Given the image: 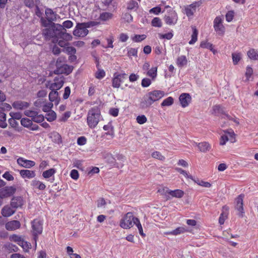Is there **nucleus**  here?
<instances>
[{
	"label": "nucleus",
	"instance_id": "864d4df0",
	"mask_svg": "<svg viewBox=\"0 0 258 258\" xmlns=\"http://www.w3.org/2000/svg\"><path fill=\"white\" fill-rule=\"evenodd\" d=\"M71 112L67 111L63 113L61 117L58 119V121L60 122H65L71 116Z\"/></svg>",
	"mask_w": 258,
	"mask_h": 258
},
{
	"label": "nucleus",
	"instance_id": "a18cd8bd",
	"mask_svg": "<svg viewBox=\"0 0 258 258\" xmlns=\"http://www.w3.org/2000/svg\"><path fill=\"white\" fill-rule=\"evenodd\" d=\"M152 81L151 78H145L142 80L141 85L143 87H148L151 84Z\"/></svg>",
	"mask_w": 258,
	"mask_h": 258
},
{
	"label": "nucleus",
	"instance_id": "603ef678",
	"mask_svg": "<svg viewBox=\"0 0 258 258\" xmlns=\"http://www.w3.org/2000/svg\"><path fill=\"white\" fill-rule=\"evenodd\" d=\"M173 98L172 97H168L162 102V106H170L173 103Z\"/></svg>",
	"mask_w": 258,
	"mask_h": 258
},
{
	"label": "nucleus",
	"instance_id": "c03bdc74",
	"mask_svg": "<svg viewBox=\"0 0 258 258\" xmlns=\"http://www.w3.org/2000/svg\"><path fill=\"white\" fill-rule=\"evenodd\" d=\"M147 37V36L145 34L142 35H138L136 34L134 36V37L133 38V40L135 42H141L144 39H145Z\"/></svg>",
	"mask_w": 258,
	"mask_h": 258
},
{
	"label": "nucleus",
	"instance_id": "f8f14e48",
	"mask_svg": "<svg viewBox=\"0 0 258 258\" xmlns=\"http://www.w3.org/2000/svg\"><path fill=\"white\" fill-rule=\"evenodd\" d=\"M32 228L34 238L36 240L38 235L41 234L42 232V222L38 219H34L32 222Z\"/></svg>",
	"mask_w": 258,
	"mask_h": 258
},
{
	"label": "nucleus",
	"instance_id": "4468645a",
	"mask_svg": "<svg viewBox=\"0 0 258 258\" xmlns=\"http://www.w3.org/2000/svg\"><path fill=\"white\" fill-rule=\"evenodd\" d=\"M224 132L228 135L229 137L227 135L221 136L220 139V145L223 146L225 145L228 140H230L231 143L235 142V134L232 130H230V131H224Z\"/></svg>",
	"mask_w": 258,
	"mask_h": 258
},
{
	"label": "nucleus",
	"instance_id": "423d86ee",
	"mask_svg": "<svg viewBox=\"0 0 258 258\" xmlns=\"http://www.w3.org/2000/svg\"><path fill=\"white\" fill-rule=\"evenodd\" d=\"M64 77L62 76L55 77L53 81H48L45 86L50 90L58 91L61 89L64 83Z\"/></svg>",
	"mask_w": 258,
	"mask_h": 258
},
{
	"label": "nucleus",
	"instance_id": "a878e982",
	"mask_svg": "<svg viewBox=\"0 0 258 258\" xmlns=\"http://www.w3.org/2000/svg\"><path fill=\"white\" fill-rule=\"evenodd\" d=\"M31 185L34 188L38 189L39 190H43L46 188V185L44 183L36 179L32 181Z\"/></svg>",
	"mask_w": 258,
	"mask_h": 258
},
{
	"label": "nucleus",
	"instance_id": "680f3d73",
	"mask_svg": "<svg viewBox=\"0 0 258 258\" xmlns=\"http://www.w3.org/2000/svg\"><path fill=\"white\" fill-rule=\"evenodd\" d=\"M3 177L8 181H13L14 179V176L9 171H6Z\"/></svg>",
	"mask_w": 258,
	"mask_h": 258
},
{
	"label": "nucleus",
	"instance_id": "2eb2a0df",
	"mask_svg": "<svg viewBox=\"0 0 258 258\" xmlns=\"http://www.w3.org/2000/svg\"><path fill=\"white\" fill-rule=\"evenodd\" d=\"M17 163L20 166L25 168H30L36 164L34 161L28 160L23 157H19L17 160Z\"/></svg>",
	"mask_w": 258,
	"mask_h": 258
},
{
	"label": "nucleus",
	"instance_id": "79ce46f5",
	"mask_svg": "<svg viewBox=\"0 0 258 258\" xmlns=\"http://www.w3.org/2000/svg\"><path fill=\"white\" fill-rule=\"evenodd\" d=\"M228 216V213L227 211H223L220 215L219 218V223L220 225H223L224 223L225 220L227 219Z\"/></svg>",
	"mask_w": 258,
	"mask_h": 258
},
{
	"label": "nucleus",
	"instance_id": "bb28decb",
	"mask_svg": "<svg viewBox=\"0 0 258 258\" xmlns=\"http://www.w3.org/2000/svg\"><path fill=\"white\" fill-rule=\"evenodd\" d=\"M157 67H154L150 68L144 75L149 77L153 81H154L157 77Z\"/></svg>",
	"mask_w": 258,
	"mask_h": 258
},
{
	"label": "nucleus",
	"instance_id": "a211bd4d",
	"mask_svg": "<svg viewBox=\"0 0 258 258\" xmlns=\"http://www.w3.org/2000/svg\"><path fill=\"white\" fill-rule=\"evenodd\" d=\"M49 100L57 105L59 104L60 98L57 91L51 90L48 95Z\"/></svg>",
	"mask_w": 258,
	"mask_h": 258
},
{
	"label": "nucleus",
	"instance_id": "39448f33",
	"mask_svg": "<svg viewBox=\"0 0 258 258\" xmlns=\"http://www.w3.org/2000/svg\"><path fill=\"white\" fill-rule=\"evenodd\" d=\"M95 25L96 22H95L79 23L76 25L73 31V34L74 36L79 37H85L89 32L87 28L90 27L91 26H95Z\"/></svg>",
	"mask_w": 258,
	"mask_h": 258
},
{
	"label": "nucleus",
	"instance_id": "7ed1b4c3",
	"mask_svg": "<svg viewBox=\"0 0 258 258\" xmlns=\"http://www.w3.org/2000/svg\"><path fill=\"white\" fill-rule=\"evenodd\" d=\"M161 98V91L154 90L149 92L143 98V101L140 103L142 108H147L152 105L154 102L159 100Z\"/></svg>",
	"mask_w": 258,
	"mask_h": 258
},
{
	"label": "nucleus",
	"instance_id": "c756f323",
	"mask_svg": "<svg viewBox=\"0 0 258 258\" xmlns=\"http://www.w3.org/2000/svg\"><path fill=\"white\" fill-rule=\"evenodd\" d=\"M188 231L186 228L184 227H179L175 229L168 232L169 234L174 235H177Z\"/></svg>",
	"mask_w": 258,
	"mask_h": 258
},
{
	"label": "nucleus",
	"instance_id": "473e14b6",
	"mask_svg": "<svg viewBox=\"0 0 258 258\" xmlns=\"http://www.w3.org/2000/svg\"><path fill=\"white\" fill-rule=\"evenodd\" d=\"M139 8V4L135 1H130L127 3V9L130 10L136 11Z\"/></svg>",
	"mask_w": 258,
	"mask_h": 258
},
{
	"label": "nucleus",
	"instance_id": "412c9836",
	"mask_svg": "<svg viewBox=\"0 0 258 258\" xmlns=\"http://www.w3.org/2000/svg\"><path fill=\"white\" fill-rule=\"evenodd\" d=\"M30 105L29 103L23 101H16L12 103L14 108L18 110H23L28 108Z\"/></svg>",
	"mask_w": 258,
	"mask_h": 258
},
{
	"label": "nucleus",
	"instance_id": "6ab92c4d",
	"mask_svg": "<svg viewBox=\"0 0 258 258\" xmlns=\"http://www.w3.org/2000/svg\"><path fill=\"white\" fill-rule=\"evenodd\" d=\"M21 226L20 222L17 220H13L6 224V228L9 231H13L19 229Z\"/></svg>",
	"mask_w": 258,
	"mask_h": 258
},
{
	"label": "nucleus",
	"instance_id": "1a4fd4ad",
	"mask_svg": "<svg viewBox=\"0 0 258 258\" xmlns=\"http://www.w3.org/2000/svg\"><path fill=\"white\" fill-rule=\"evenodd\" d=\"M223 18L222 16H217L213 21L215 31L219 36H223L225 32V27L223 25Z\"/></svg>",
	"mask_w": 258,
	"mask_h": 258
},
{
	"label": "nucleus",
	"instance_id": "0e129e2a",
	"mask_svg": "<svg viewBox=\"0 0 258 258\" xmlns=\"http://www.w3.org/2000/svg\"><path fill=\"white\" fill-rule=\"evenodd\" d=\"M87 143V139L84 137H80L78 138L77 140V144L80 146H83L86 144Z\"/></svg>",
	"mask_w": 258,
	"mask_h": 258
},
{
	"label": "nucleus",
	"instance_id": "8fccbe9b",
	"mask_svg": "<svg viewBox=\"0 0 258 258\" xmlns=\"http://www.w3.org/2000/svg\"><path fill=\"white\" fill-rule=\"evenodd\" d=\"M44 117L43 115L41 114H38V113H37L32 121L37 123H41L44 121Z\"/></svg>",
	"mask_w": 258,
	"mask_h": 258
},
{
	"label": "nucleus",
	"instance_id": "9b49d317",
	"mask_svg": "<svg viewBox=\"0 0 258 258\" xmlns=\"http://www.w3.org/2000/svg\"><path fill=\"white\" fill-rule=\"evenodd\" d=\"M126 74L125 73H114L112 80V86L114 88H119L121 84L124 82V80L126 79Z\"/></svg>",
	"mask_w": 258,
	"mask_h": 258
},
{
	"label": "nucleus",
	"instance_id": "49530a36",
	"mask_svg": "<svg viewBox=\"0 0 258 258\" xmlns=\"http://www.w3.org/2000/svg\"><path fill=\"white\" fill-rule=\"evenodd\" d=\"M193 180L196 183H197L198 185H199L200 186L205 187H210L211 186V184L209 182L205 181L203 180H198L197 181V180H194V179H193Z\"/></svg>",
	"mask_w": 258,
	"mask_h": 258
},
{
	"label": "nucleus",
	"instance_id": "69168bd1",
	"mask_svg": "<svg viewBox=\"0 0 258 258\" xmlns=\"http://www.w3.org/2000/svg\"><path fill=\"white\" fill-rule=\"evenodd\" d=\"M37 113L36 111L32 110H26L25 111V114L28 117H31L32 120L34 119Z\"/></svg>",
	"mask_w": 258,
	"mask_h": 258
},
{
	"label": "nucleus",
	"instance_id": "37998d69",
	"mask_svg": "<svg viewBox=\"0 0 258 258\" xmlns=\"http://www.w3.org/2000/svg\"><path fill=\"white\" fill-rule=\"evenodd\" d=\"M42 34L46 38H50L52 36L53 31L51 29L45 28L43 30Z\"/></svg>",
	"mask_w": 258,
	"mask_h": 258
},
{
	"label": "nucleus",
	"instance_id": "6e6d98bb",
	"mask_svg": "<svg viewBox=\"0 0 258 258\" xmlns=\"http://www.w3.org/2000/svg\"><path fill=\"white\" fill-rule=\"evenodd\" d=\"M135 221H136L135 225L138 227L140 234L142 236H145V234L143 233V228H142V226L140 223V222L139 219H135Z\"/></svg>",
	"mask_w": 258,
	"mask_h": 258
},
{
	"label": "nucleus",
	"instance_id": "5701e85b",
	"mask_svg": "<svg viewBox=\"0 0 258 258\" xmlns=\"http://www.w3.org/2000/svg\"><path fill=\"white\" fill-rule=\"evenodd\" d=\"M20 174L22 178H27L28 179L34 178L36 176L34 171L27 169L21 170L20 171Z\"/></svg>",
	"mask_w": 258,
	"mask_h": 258
},
{
	"label": "nucleus",
	"instance_id": "338daca9",
	"mask_svg": "<svg viewBox=\"0 0 258 258\" xmlns=\"http://www.w3.org/2000/svg\"><path fill=\"white\" fill-rule=\"evenodd\" d=\"M70 176L72 179L77 180L79 176V172L77 170L73 169L71 172Z\"/></svg>",
	"mask_w": 258,
	"mask_h": 258
},
{
	"label": "nucleus",
	"instance_id": "c9c22d12",
	"mask_svg": "<svg viewBox=\"0 0 258 258\" xmlns=\"http://www.w3.org/2000/svg\"><path fill=\"white\" fill-rule=\"evenodd\" d=\"M46 115V118L49 122H51L56 118V114L54 111H50Z\"/></svg>",
	"mask_w": 258,
	"mask_h": 258
},
{
	"label": "nucleus",
	"instance_id": "393cba45",
	"mask_svg": "<svg viewBox=\"0 0 258 258\" xmlns=\"http://www.w3.org/2000/svg\"><path fill=\"white\" fill-rule=\"evenodd\" d=\"M177 66L179 68H183L187 64V59L185 55H180L178 56L176 61Z\"/></svg>",
	"mask_w": 258,
	"mask_h": 258
},
{
	"label": "nucleus",
	"instance_id": "f704fd0d",
	"mask_svg": "<svg viewBox=\"0 0 258 258\" xmlns=\"http://www.w3.org/2000/svg\"><path fill=\"white\" fill-rule=\"evenodd\" d=\"M103 128L104 131H108V132L106 133L105 134L110 135L112 138L114 137L113 128L111 124L104 125Z\"/></svg>",
	"mask_w": 258,
	"mask_h": 258
},
{
	"label": "nucleus",
	"instance_id": "58836bf2",
	"mask_svg": "<svg viewBox=\"0 0 258 258\" xmlns=\"http://www.w3.org/2000/svg\"><path fill=\"white\" fill-rule=\"evenodd\" d=\"M138 49L135 48H128L127 49V55L130 58L132 56H137Z\"/></svg>",
	"mask_w": 258,
	"mask_h": 258
},
{
	"label": "nucleus",
	"instance_id": "de8ad7c7",
	"mask_svg": "<svg viewBox=\"0 0 258 258\" xmlns=\"http://www.w3.org/2000/svg\"><path fill=\"white\" fill-rule=\"evenodd\" d=\"M175 170L178 172H179V173H180V174H182L183 175H184V176L185 177H186V178H189V179H191L193 180L192 176L191 175H188V174L186 172V171H185V170H184L180 168H176Z\"/></svg>",
	"mask_w": 258,
	"mask_h": 258
},
{
	"label": "nucleus",
	"instance_id": "ddd939ff",
	"mask_svg": "<svg viewBox=\"0 0 258 258\" xmlns=\"http://www.w3.org/2000/svg\"><path fill=\"white\" fill-rule=\"evenodd\" d=\"M16 187L15 185L7 186L0 189V199H4L10 197L16 191Z\"/></svg>",
	"mask_w": 258,
	"mask_h": 258
},
{
	"label": "nucleus",
	"instance_id": "f03ea898",
	"mask_svg": "<svg viewBox=\"0 0 258 258\" xmlns=\"http://www.w3.org/2000/svg\"><path fill=\"white\" fill-rule=\"evenodd\" d=\"M162 6L164 7L162 13H164V19L166 24L168 25H174L178 20V15L173 8L169 6H165L162 2Z\"/></svg>",
	"mask_w": 258,
	"mask_h": 258
},
{
	"label": "nucleus",
	"instance_id": "0eeeda50",
	"mask_svg": "<svg viewBox=\"0 0 258 258\" xmlns=\"http://www.w3.org/2000/svg\"><path fill=\"white\" fill-rule=\"evenodd\" d=\"M135 219H138L135 217L133 213H127L120 221V226L123 229L130 228L135 224L136 221Z\"/></svg>",
	"mask_w": 258,
	"mask_h": 258
},
{
	"label": "nucleus",
	"instance_id": "e2e57ef3",
	"mask_svg": "<svg viewBox=\"0 0 258 258\" xmlns=\"http://www.w3.org/2000/svg\"><path fill=\"white\" fill-rule=\"evenodd\" d=\"M70 94H71L70 88L69 86L65 87L64 93L63 94V99H65V100L67 99L69 97Z\"/></svg>",
	"mask_w": 258,
	"mask_h": 258
},
{
	"label": "nucleus",
	"instance_id": "ea45409f",
	"mask_svg": "<svg viewBox=\"0 0 258 258\" xmlns=\"http://www.w3.org/2000/svg\"><path fill=\"white\" fill-rule=\"evenodd\" d=\"M53 104L52 102L50 101V102H47L42 106V110L46 112H50L51 111V109L53 107Z\"/></svg>",
	"mask_w": 258,
	"mask_h": 258
},
{
	"label": "nucleus",
	"instance_id": "9d476101",
	"mask_svg": "<svg viewBox=\"0 0 258 258\" xmlns=\"http://www.w3.org/2000/svg\"><path fill=\"white\" fill-rule=\"evenodd\" d=\"M201 5V2H195L192 4L185 6L183 9L182 12L189 19L192 18L197 9Z\"/></svg>",
	"mask_w": 258,
	"mask_h": 258
},
{
	"label": "nucleus",
	"instance_id": "bf43d9fd",
	"mask_svg": "<svg viewBox=\"0 0 258 258\" xmlns=\"http://www.w3.org/2000/svg\"><path fill=\"white\" fill-rule=\"evenodd\" d=\"M6 247L10 252H16L19 250V248L16 245L11 243H9V244L7 245Z\"/></svg>",
	"mask_w": 258,
	"mask_h": 258
},
{
	"label": "nucleus",
	"instance_id": "3c124183",
	"mask_svg": "<svg viewBox=\"0 0 258 258\" xmlns=\"http://www.w3.org/2000/svg\"><path fill=\"white\" fill-rule=\"evenodd\" d=\"M136 120L137 122L140 124H144L147 121V117L144 115L138 116L137 117Z\"/></svg>",
	"mask_w": 258,
	"mask_h": 258
},
{
	"label": "nucleus",
	"instance_id": "13d9d810",
	"mask_svg": "<svg viewBox=\"0 0 258 258\" xmlns=\"http://www.w3.org/2000/svg\"><path fill=\"white\" fill-rule=\"evenodd\" d=\"M213 45L207 41H202L200 44V46L203 48H207L211 50L212 48Z\"/></svg>",
	"mask_w": 258,
	"mask_h": 258
},
{
	"label": "nucleus",
	"instance_id": "dca6fc26",
	"mask_svg": "<svg viewBox=\"0 0 258 258\" xmlns=\"http://www.w3.org/2000/svg\"><path fill=\"white\" fill-rule=\"evenodd\" d=\"M25 204V201L21 196L14 197L11 201V206L14 209L22 208Z\"/></svg>",
	"mask_w": 258,
	"mask_h": 258
},
{
	"label": "nucleus",
	"instance_id": "774afa93",
	"mask_svg": "<svg viewBox=\"0 0 258 258\" xmlns=\"http://www.w3.org/2000/svg\"><path fill=\"white\" fill-rule=\"evenodd\" d=\"M95 92L96 86L93 84H91L88 90V95L89 96H92L95 94Z\"/></svg>",
	"mask_w": 258,
	"mask_h": 258
},
{
	"label": "nucleus",
	"instance_id": "72a5a7b5",
	"mask_svg": "<svg viewBox=\"0 0 258 258\" xmlns=\"http://www.w3.org/2000/svg\"><path fill=\"white\" fill-rule=\"evenodd\" d=\"M7 126L6 114L4 112H0V127L6 128Z\"/></svg>",
	"mask_w": 258,
	"mask_h": 258
},
{
	"label": "nucleus",
	"instance_id": "f257e3e1",
	"mask_svg": "<svg viewBox=\"0 0 258 258\" xmlns=\"http://www.w3.org/2000/svg\"><path fill=\"white\" fill-rule=\"evenodd\" d=\"M100 106H96L91 107L88 111L87 115V123L91 128H95L98 125L101 118Z\"/></svg>",
	"mask_w": 258,
	"mask_h": 258
},
{
	"label": "nucleus",
	"instance_id": "20e7f679",
	"mask_svg": "<svg viewBox=\"0 0 258 258\" xmlns=\"http://www.w3.org/2000/svg\"><path fill=\"white\" fill-rule=\"evenodd\" d=\"M66 58L64 57H58L56 61V69L54 71V73L56 75L64 74L69 75L72 73L73 70V67L66 64Z\"/></svg>",
	"mask_w": 258,
	"mask_h": 258
},
{
	"label": "nucleus",
	"instance_id": "c85d7f7f",
	"mask_svg": "<svg viewBox=\"0 0 258 258\" xmlns=\"http://www.w3.org/2000/svg\"><path fill=\"white\" fill-rule=\"evenodd\" d=\"M192 33L191 36V40L188 43L190 45L194 44L198 40V31L195 26H192Z\"/></svg>",
	"mask_w": 258,
	"mask_h": 258
},
{
	"label": "nucleus",
	"instance_id": "4be33fe9",
	"mask_svg": "<svg viewBox=\"0 0 258 258\" xmlns=\"http://www.w3.org/2000/svg\"><path fill=\"white\" fill-rule=\"evenodd\" d=\"M95 62L96 63V67L98 71L95 73V77L98 79H101L105 76V72L103 70L100 69L99 66V59L98 57L94 56Z\"/></svg>",
	"mask_w": 258,
	"mask_h": 258
},
{
	"label": "nucleus",
	"instance_id": "052dcab7",
	"mask_svg": "<svg viewBox=\"0 0 258 258\" xmlns=\"http://www.w3.org/2000/svg\"><path fill=\"white\" fill-rule=\"evenodd\" d=\"M10 115L11 116L12 118H14V119L15 120H19L22 117V114L20 112H11L10 113Z\"/></svg>",
	"mask_w": 258,
	"mask_h": 258
},
{
	"label": "nucleus",
	"instance_id": "4d7b16f0",
	"mask_svg": "<svg viewBox=\"0 0 258 258\" xmlns=\"http://www.w3.org/2000/svg\"><path fill=\"white\" fill-rule=\"evenodd\" d=\"M107 42V45L105 46V48H113V42L114 41V38L112 36H110L109 37L106 38Z\"/></svg>",
	"mask_w": 258,
	"mask_h": 258
},
{
	"label": "nucleus",
	"instance_id": "cd10ccee",
	"mask_svg": "<svg viewBox=\"0 0 258 258\" xmlns=\"http://www.w3.org/2000/svg\"><path fill=\"white\" fill-rule=\"evenodd\" d=\"M244 197V195L243 194H240L235 199V208L236 209V210H243V201Z\"/></svg>",
	"mask_w": 258,
	"mask_h": 258
},
{
	"label": "nucleus",
	"instance_id": "b1692460",
	"mask_svg": "<svg viewBox=\"0 0 258 258\" xmlns=\"http://www.w3.org/2000/svg\"><path fill=\"white\" fill-rule=\"evenodd\" d=\"M196 145L201 152L206 153L209 151L211 149V145L207 142L196 143Z\"/></svg>",
	"mask_w": 258,
	"mask_h": 258
},
{
	"label": "nucleus",
	"instance_id": "09e8293b",
	"mask_svg": "<svg viewBox=\"0 0 258 258\" xmlns=\"http://www.w3.org/2000/svg\"><path fill=\"white\" fill-rule=\"evenodd\" d=\"M151 25L153 27H160L161 26L160 19L158 17L154 18L151 22Z\"/></svg>",
	"mask_w": 258,
	"mask_h": 258
},
{
	"label": "nucleus",
	"instance_id": "e433bc0d",
	"mask_svg": "<svg viewBox=\"0 0 258 258\" xmlns=\"http://www.w3.org/2000/svg\"><path fill=\"white\" fill-rule=\"evenodd\" d=\"M32 120L28 118H23L21 120V124L25 127H29L32 125Z\"/></svg>",
	"mask_w": 258,
	"mask_h": 258
},
{
	"label": "nucleus",
	"instance_id": "aec40b11",
	"mask_svg": "<svg viewBox=\"0 0 258 258\" xmlns=\"http://www.w3.org/2000/svg\"><path fill=\"white\" fill-rule=\"evenodd\" d=\"M56 173V170L54 168H50L48 170H45L42 173V176L47 181H50V178L52 177L51 182H53L54 180V174Z\"/></svg>",
	"mask_w": 258,
	"mask_h": 258
},
{
	"label": "nucleus",
	"instance_id": "7c9ffc66",
	"mask_svg": "<svg viewBox=\"0 0 258 258\" xmlns=\"http://www.w3.org/2000/svg\"><path fill=\"white\" fill-rule=\"evenodd\" d=\"M248 57L252 60H258V51L253 48L250 49L247 53Z\"/></svg>",
	"mask_w": 258,
	"mask_h": 258
},
{
	"label": "nucleus",
	"instance_id": "f3484780",
	"mask_svg": "<svg viewBox=\"0 0 258 258\" xmlns=\"http://www.w3.org/2000/svg\"><path fill=\"white\" fill-rule=\"evenodd\" d=\"M179 100L181 106L183 108H185L190 104L191 97L188 93H184L179 96Z\"/></svg>",
	"mask_w": 258,
	"mask_h": 258
},
{
	"label": "nucleus",
	"instance_id": "2f4dec72",
	"mask_svg": "<svg viewBox=\"0 0 258 258\" xmlns=\"http://www.w3.org/2000/svg\"><path fill=\"white\" fill-rule=\"evenodd\" d=\"M113 17V14L109 12H103L100 14L99 19L102 21H106L111 19Z\"/></svg>",
	"mask_w": 258,
	"mask_h": 258
},
{
	"label": "nucleus",
	"instance_id": "5fc2aeb1",
	"mask_svg": "<svg viewBox=\"0 0 258 258\" xmlns=\"http://www.w3.org/2000/svg\"><path fill=\"white\" fill-rule=\"evenodd\" d=\"M253 74V70L250 67H247L246 69V72L245 74L246 81H249L250 78L251 77V75Z\"/></svg>",
	"mask_w": 258,
	"mask_h": 258
},
{
	"label": "nucleus",
	"instance_id": "6e6552de",
	"mask_svg": "<svg viewBox=\"0 0 258 258\" xmlns=\"http://www.w3.org/2000/svg\"><path fill=\"white\" fill-rule=\"evenodd\" d=\"M162 192H164V195L162 194V200L165 199V200H168L172 198H181L184 194L183 190L179 189L172 190L163 188Z\"/></svg>",
	"mask_w": 258,
	"mask_h": 258
},
{
	"label": "nucleus",
	"instance_id": "a19ab883",
	"mask_svg": "<svg viewBox=\"0 0 258 258\" xmlns=\"http://www.w3.org/2000/svg\"><path fill=\"white\" fill-rule=\"evenodd\" d=\"M234 15H235V13H234V11L231 10V11H228L225 15V18H226V21L228 22H231L234 18Z\"/></svg>",
	"mask_w": 258,
	"mask_h": 258
},
{
	"label": "nucleus",
	"instance_id": "4c0bfd02",
	"mask_svg": "<svg viewBox=\"0 0 258 258\" xmlns=\"http://www.w3.org/2000/svg\"><path fill=\"white\" fill-rule=\"evenodd\" d=\"M232 57L233 64H237L241 58V54L240 53H233Z\"/></svg>",
	"mask_w": 258,
	"mask_h": 258
}]
</instances>
